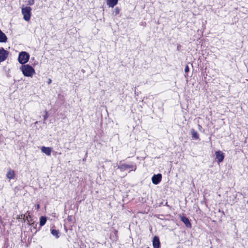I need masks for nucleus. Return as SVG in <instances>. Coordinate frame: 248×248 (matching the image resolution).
<instances>
[{"label": "nucleus", "mask_w": 248, "mask_h": 248, "mask_svg": "<svg viewBox=\"0 0 248 248\" xmlns=\"http://www.w3.org/2000/svg\"><path fill=\"white\" fill-rule=\"evenodd\" d=\"M189 68L188 66L187 65H186V67H185V73H186L188 72H189Z\"/></svg>", "instance_id": "19"}, {"label": "nucleus", "mask_w": 248, "mask_h": 248, "mask_svg": "<svg viewBox=\"0 0 248 248\" xmlns=\"http://www.w3.org/2000/svg\"><path fill=\"white\" fill-rule=\"evenodd\" d=\"M25 217V215H19L17 218H24Z\"/></svg>", "instance_id": "21"}, {"label": "nucleus", "mask_w": 248, "mask_h": 248, "mask_svg": "<svg viewBox=\"0 0 248 248\" xmlns=\"http://www.w3.org/2000/svg\"><path fill=\"white\" fill-rule=\"evenodd\" d=\"M34 0H28V4L29 5H32L34 4Z\"/></svg>", "instance_id": "18"}, {"label": "nucleus", "mask_w": 248, "mask_h": 248, "mask_svg": "<svg viewBox=\"0 0 248 248\" xmlns=\"http://www.w3.org/2000/svg\"><path fill=\"white\" fill-rule=\"evenodd\" d=\"M31 8L30 7H26L22 8V14L25 20L28 21L30 20Z\"/></svg>", "instance_id": "4"}, {"label": "nucleus", "mask_w": 248, "mask_h": 248, "mask_svg": "<svg viewBox=\"0 0 248 248\" xmlns=\"http://www.w3.org/2000/svg\"><path fill=\"white\" fill-rule=\"evenodd\" d=\"M181 220L186 225L188 228L191 227V224L187 217L183 216L181 217Z\"/></svg>", "instance_id": "11"}, {"label": "nucleus", "mask_w": 248, "mask_h": 248, "mask_svg": "<svg viewBox=\"0 0 248 248\" xmlns=\"http://www.w3.org/2000/svg\"><path fill=\"white\" fill-rule=\"evenodd\" d=\"M162 175L160 173L155 174L152 178V183L155 185L158 184L161 181Z\"/></svg>", "instance_id": "5"}, {"label": "nucleus", "mask_w": 248, "mask_h": 248, "mask_svg": "<svg viewBox=\"0 0 248 248\" xmlns=\"http://www.w3.org/2000/svg\"><path fill=\"white\" fill-rule=\"evenodd\" d=\"M15 173L14 170H12L10 168L8 169L6 174L7 178L9 179H13L15 178Z\"/></svg>", "instance_id": "9"}, {"label": "nucleus", "mask_w": 248, "mask_h": 248, "mask_svg": "<svg viewBox=\"0 0 248 248\" xmlns=\"http://www.w3.org/2000/svg\"><path fill=\"white\" fill-rule=\"evenodd\" d=\"M118 0H107V4L109 7H113L118 3Z\"/></svg>", "instance_id": "12"}, {"label": "nucleus", "mask_w": 248, "mask_h": 248, "mask_svg": "<svg viewBox=\"0 0 248 248\" xmlns=\"http://www.w3.org/2000/svg\"><path fill=\"white\" fill-rule=\"evenodd\" d=\"M39 208H40V206H39V204H37V209H39Z\"/></svg>", "instance_id": "23"}, {"label": "nucleus", "mask_w": 248, "mask_h": 248, "mask_svg": "<svg viewBox=\"0 0 248 248\" xmlns=\"http://www.w3.org/2000/svg\"><path fill=\"white\" fill-rule=\"evenodd\" d=\"M20 69L26 77H32L35 73L34 68L29 64L23 65Z\"/></svg>", "instance_id": "1"}, {"label": "nucleus", "mask_w": 248, "mask_h": 248, "mask_svg": "<svg viewBox=\"0 0 248 248\" xmlns=\"http://www.w3.org/2000/svg\"><path fill=\"white\" fill-rule=\"evenodd\" d=\"M8 52L3 48L0 49V62L5 61L8 57Z\"/></svg>", "instance_id": "6"}, {"label": "nucleus", "mask_w": 248, "mask_h": 248, "mask_svg": "<svg viewBox=\"0 0 248 248\" xmlns=\"http://www.w3.org/2000/svg\"><path fill=\"white\" fill-rule=\"evenodd\" d=\"M216 159L217 160L218 164L222 162L224 158V154L220 151H217L215 153Z\"/></svg>", "instance_id": "7"}, {"label": "nucleus", "mask_w": 248, "mask_h": 248, "mask_svg": "<svg viewBox=\"0 0 248 248\" xmlns=\"http://www.w3.org/2000/svg\"><path fill=\"white\" fill-rule=\"evenodd\" d=\"M26 220L27 221V222L30 223L31 220V217L30 215H28L26 216Z\"/></svg>", "instance_id": "17"}, {"label": "nucleus", "mask_w": 248, "mask_h": 248, "mask_svg": "<svg viewBox=\"0 0 248 248\" xmlns=\"http://www.w3.org/2000/svg\"><path fill=\"white\" fill-rule=\"evenodd\" d=\"M51 232L52 234L56 237V238H58L59 237V232L58 230H56L55 229L51 230Z\"/></svg>", "instance_id": "15"}, {"label": "nucleus", "mask_w": 248, "mask_h": 248, "mask_svg": "<svg viewBox=\"0 0 248 248\" xmlns=\"http://www.w3.org/2000/svg\"><path fill=\"white\" fill-rule=\"evenodd\" d=\"M29 58V54L26 52L22 51L18 55V61L20 63L23 64L28 62Z\"/></svg>", "instance_id": "3"}, {"label": "nucleus", "mask_w": 248, "mask_h": 248, "mask_svg": "<svg viewBox=\"0 0 248 248\" xmlns=\"http://www.w3.org/2000/svg\"><path fill=\"white\" fill-rule=\"evenodd\" d=\"M41 150L42 152L45 154L46 155L49 156L51 155V153L52 152V148L51 147L43 146Z\"/></svg>", "instance_id": "8"}, {"label": "nucleus", "mask_w": 248, "mask_h": 248, "mask_svg": "<svg viewBox=\"0 0 248 248\" xmlns=\"http://www.w3.org/2000/svg\"><path fill=\"white\" fill-rule=\"evenodd\" d=\"M51 82V79L49 78L48 83L50 84Z\"/></svg>", "instance_id": "22"}, {"label": "nucleus", "mask_w": 248, "mask_h": 248, "mask_svg": "<svg viewBox=\"0 0 248 248\" xmlns=\"http://www.w3.org/2000/svg\"><path fill=\"white\" fill-rule=\"evenodd\" d=\"M160 245V243L159 238L157 236H155L153 241V246L154 248H159Z\"/></svg>", "instance_id": "10"}, {"label": "nucleus", "mask_w": 248, "mask_h": 248, "mask_svg": "<svg viewBox=\"0 0 248 248\" xmlns=\"http://www.w3.org/2000/svg\"><path fill=\"white\" fill-rule=\"evenodd\" d=\"M48 118L47 112L46 111V114L44 116V120L46 121Z\"/></svg>", "instance_id": "20"}, {"label": "nucleus", "mask_w": 248, "mask_h": 248, "mask_svg": "<svg viewBox=\"0 0 248 248\" xmlns=\"http://www.w3.org/2000/svg\"><path fill=\"white\" fill-rule=\"evenodd\" d=\"M120 9L119 7H116L113 10V14L116 16L120 13Z\"/></svg>", "instance_id": "16"}, {"label": "nucleus", "mask_w": 248, "mask_h": 248, "mask_svg": "<svg viewBox=\"0 0 248 248\" xmlns=\"http://www.w3.org/2000/svg\"><path fill=\"white\" fill-rule=\"evenodd\" d=\"M118 169L121 171H125L126 170L129 169V172L130 171H135L137 169L136 164L129 165L125 163H123L122 161H120L119 165L117 166Z\"/></svg>", "instance_id": "2"}, {"label": "nucleus", "mask_w": 248, "mask_h": 248, "mask_svg": "<svg viewBox=\"0 0 248 248\" xmlns=\"http://www.w3.org/2000/svg\"><path fill=\"white\" fill-rule=\"evenodd\" d=\"M46 222V217L42 216L40 218V225L41 226H44Z\"/></svg>", "instance_id": "14"}, {"label": "nucleus", "mask_w": 248, "mask_h": 248, "mask_svg": "<svg viewBox=\"0 0 248 248\" xmlns=\"http://www.w3.org/2000/svg\"><path fill=\"white\" fill-rule=\"evenodd\" d=\"M191 134L193 139L198 140L199 138V134L194 129H191Z\"/></svg>", "instance_id": "13"}, {"label": "nucleus", "mask_w": 248, "mask_h": 248, "mask_svg": "<svg viewBox=\"0 0 248 248\" xmlns=\"http://www.w3.org/2000/svg\"><path fill=\"white\" fill-rule=\"evenodd\" d=\"M198 127L199 129H200V128H202V126L200 124L198 125Z\"/></svg>", "instance_id": "24"}]
</instances>
